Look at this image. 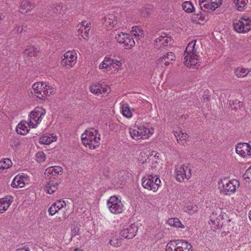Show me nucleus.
Returning a JSON list of instances; mask_svg holds the SVG:
<instances>
[{
	"mask_svg": "<svg viewBox=\"0 0 251 251\" xmlns=\"http://www.w3.org/2000/svg\"><path fill=\"white\" fill-rule=\"evenodd\" d=\"M197 41L194 40L188 43L184 52V64L190 68H196L199 65V59L196 45Z\"/></svg>",
	"mask_w": 251,
	"mask_h": 251,
	"instance_id": "1",
	"label": "nucleus"
},
{
	"mask_svg": "<svg viewBox=\"0 0 251 251\" xmlns=\"http://www.w3.org/2000/svg\"><path fill=\"white\" fill-rule=\"evenodd\" d=\"M81 140L85 146H88L89 148L94 149L98 147L100 145V135L99 131L94 128L86 130L82 134Z\"/></svg>",
	"mask_w": 251,
	"mask_h": 251,
	"instance_id": "2",
	"label": "nucleus"
},
{
	"mask_svg": "<svg viewBox=\"0 0 251 251\" xmlns=\"http://www.w3.org/2000/svg\"><path fill=\"white\" fill-rule=\"evenodd\" d=\"M33 92L37 98L45 100L48 96L53 95L55 92V89L49 85L46 82H37L32 85Z\"/></svg>",
	"mask_w": 251,
	"mask_h": 251,
	"instance_id": "3",
	"label": "nucleus"
},
{
	"mask_svg": "<svg viewBox=\"0 0 251 251\" xmlns=\"http://www.w3.org/2000/svg\"><path fill=\"white\" fill-rule=\"evenodd\" d=\"M239 187V182L237 179L228 180L224 178L218 182V188L221 193L230 195L235 193L236 189Z\"/></svg>",
	"mask_w": 251,
	"mask_h": 251,
	"instance_id": "4",
	"label": "nucleus"
},
{
	"mask_svg": "<svg viewBox=\"0 0 251 251\" xmlns=\"http://www.w3.org/2000/svg\"><path fill=\"white\" fill-rule=\"evenodd\" d=\"M161 180L156 175H148L142 178V185L145 188L156 192L160 186Z\"/></svg>",
	"mask_w": 251,
	"mask_h": 251,
	"instance_id": "5",
	"label": "nucleus"
},
{
	"mask_svg": "<svg viewBox=\"0 0 251 251\" xmlns=\"http://www.w3.org/2000/svg\"><path fill=\"white\" fill-rule=\"evenodd\" d=\"M233 26L235 31L239 33H246L251 30V18L242 16L238 20H235Z\"/></svg>",
	"mask_w": 251,
	"mask_h": 251,
	"instance_id": "6",
	"label": "nucleus"
},
{
	"mask_svg": "<svg viewBox=\"0 0 251 251\" xmlns=\"http://www.w3.org/2000/svg\"><path fill=\"white\" fill-rule=\"evenodd\" d=\"M166 251H193L192 247L187 242L183 240H174L169 242L166 247Z\"/></svg>",
	"mask_w": 251,
	"mask_h": 251,
	"instance_id": "7",
	"label": "nucleus"
},
{
	"mask_svg": "<svg viewBox=\"0 0 251 251\" xmlns=\"http://www.w3.org/2000/svg\"><path fill=\"white\" fill-rule=\"evenodd\" d=\"M46 114L45 110L41 107L35 108L29 114L28 125L29 126H32V128H35L41 122L43 117Z\"/></svg>",
	"mask_w": 251,
	"mask_h": 251,
	"instance_id": "8",
	"label": "nucleus"
},
{
	"mask_svg": "<svg viewBox=\"0 0 251 251\" xmlns=\"http://www.w3.org/2000/svg\"><path fill=\"white\" fill-rule=\"evenodd\" d=\"M176 179L179 182L187 181L191 176V169L189 166L177 165L175 169Z\"/></svg>",
	"mask_w": 251,
	"mask_h": 251,
	"instance_id": "9",
	"label": "nucleus"
},
{
	"mask_svg": "<svg viewBox=\"0 0 251 251\" xmlns=\"http://www.w3.org/2000/svg\"><path fill=\"white\" fill-rule=\"evenodd\" d=\"M107 207L111 213L118 214L122 213L124 206L121 200L117 197L111 196L107 202Z\"/></svg>",
	"mask_w": 251,
	"mask_h": 251,
	"instance_id": "10",
	"label": "nucleus"
},
{
	"mask_svg": "<svg viewBox=\"0 0 251 251\" xmlns=\"http://www.w3.org/2000/svg\"><path fill=\"white\" fill-rule=\"evenodd\" d=\"M115 39L121 44H123V47L127 50L131 49L135 45V42L131 36L127 33L120 32L115 34Z\"/></svg>",
	"mask_w": 251,
	"mask_h": 251,
	"instance_id": "11",
	"label": "nucleus"
},
{
	"mask_svg": "<svg viewBox=\"0 0 251 251\" xmlns=\"http://www.w3.org/2000/svg\"><path fill=\"white\" fill-rule=\"evenodd\" d=\"M138 231L137 226L135 224L126 223L120 231L121 235L125 239H132Z\"/></svg>",
	"mask_w": 251,
	"mask_h": 251,
	"instance_id": "12",
	"label": "nucleus"
},
{
	"mask_svg": "<svg viewBox=\"0 0 251 251\" xmlns=\"http://www.w3.org/2000/svg\"><path fill=\"white\" fill-rule=\"evenodd\" d=\"M90 91L93 94L99 96H107L111 91L110 88L105 84L93 83L89 86Z\"/></svg>",
	"mask_w": 251,
	"mask_h": 251,
	"instance_id": "13",
	"label": "nucleus"
},
{
	"mask_svg": "<svg viewBox=\"0 0 251 251\" xmlns=\"http://www.w3.org/2000/svg\"><path fill=\"white\" fill-rule=\"evenodd\" d=\"M222 4V0H199V5L201 10L211 12L214 11Z\"/></svg>",
	"mask_w": 251,
	"mask_h": 251,
	"instance_id": "14",
	"label": "nucleus"
},
{
	"mask_svg": "<svg viewBox=\"0 0 251 251\" xmlns=\"http://www.w3.org/2000/svg\"><path fill=\"white\" fill-rule=\"evenodd\" d=\"M77 55L75 51H68L62 57L61 64L68 68L72 67L76 63Z\"/></svg>",
	"mask_w": 251,
	"mask_h": 251,
	"instance_id": "15",
	"label": "nucleus"
},
{
	"mask_svg": "<svg viewBox=\"0 0 251 251\" xmlns=\"http://www.w3.org/2000/svg\"><path fill=\"white\" fill-rule=\"evenodd\" d=\"M29 179L27 175L24 173L17 175L13 179L11 186L13 188H23L29 183Z\"/></svg>",
	"mask_w": 251,
	"mask_h": 251,
	"instance_id": "16",
	"label": "nucleus"
},
{
	"mask_svg": "<svg viewBox=\"0 0 251 251\" xmlns=\"http://www.w3.org/2000/svg\"><path fill=\"white\" fill-rule=\"evenodd\" d=\"M142 139H147L154 132V129L148 123H142L138 126Z\"/></svg>",
	"mask_w": 251,
	"mask_h": 251,
	"instance_id": "17",
	"label": "nucleus"
},
{
	"mask_svg": "<svg viewBox=\"0 0 251 251\" xmlns=\"http://www.w3.org/2000/svg\"><path fill=\"white\" fill-rule=\"evenodd\" d=\"M236 152L242 157L251 155V146L248 143H240L236 147Z\"/></svg>",
	"mask_w": 251,
	"mask_h": 251,
	"instance_id": "18",
	"label": "nucleus"
},
{
	"mask_svg": "<svg viewBox=\"0 0 251 251\" xmlns=\"http://www.w3.org/2000/svg\"><path fill=\"white\" fill-rule=\"evenodd\" d=\"M157 155V153L154 151L151 152V153L148 156L145 153L141 152L140 156L141 157H144L145 158L147 157V158H145V159L144 160L139 158V160L143 164L145 163L149 164L152 163L153 165L154 163L156 164L158 163L159 158L158 155Z\"/></svg>",
	"mask_w": 251,
	"mask_h": 251,
	"instance_id": "19",
	"label": "nucleus"
},
{
	"mask_svg": "<svg viewBox=\"0 0 251 251\" xmlns=\"http://www.w3.org/2000/svg\"><path fill=\"white\" fill-rule=\"evenodd\" d=\"M78 32L81 34V36L84 39H86L88 36L89 31L90 30V23L86 21H83L77 26Z\"/></svg>",
	"mask_w": 251,
	"mask_h": 251,
	"instance_id": "20",
	"label": "nucleus"
},
{
	"mask_svg": "<svg viewBox=\"0 0 251 251\" xmlns=\"http://www.w3.org/2000/svg\"><path fill=\"white\" fill-rule=\"evenodd\" d=\"M155 46L158 48H161L167 47L168 45H171L172 43L171 38L167 36L166 34L160 36L155 40Z\"/></svg>",
	"mask_w": 251,
	"mask_h": 251,
	"instance_id": "21",
	"label": "nucleus"
},
{
	"mask_svg": "<svg viewBox=\"0 0 251 251\" xmlns=\"http://www.w3.org/2000/svg\"><path fill=\"white\" fill-rule=\"evenodd\" d=\"M13 201V197L7 195L0 199V213H3L6 211Z\"/></svg>",
	"mask_w": 251,
	"mask_h": 251,
	"instance_id": "22",
	"label": "nucleus"
},
{
	"mask_svg": "<svg viewBox=\"0 0 251 251\" xmlns=\"http://www.w3.org/2000/svg\"><path fill=\"white\" fill-rule=\"evenodd\" d=\"M66 206V202L64 201L58 200L54 202L49 208V215L53 216L59 210Z\"/></svg>",
	"mask_w": 251,
	"mask_h": 251,
	"instance_id": "23",
	"label": "nucleus"
},
{
	"mask_svg": "<svg viewBox=\"0 0 251 251\" xmlns=\"http://www.w3.org/2000/svg\"><path fill=\"white\" fill-rule=\"evenodd\" d=\"M175 58L176 56L174 53L172 52H169L162 57L159 58L157 61V63L160 65L164 63L165 65L168 66L171 63L172 61L175 59Z\"/></svg>",
	"mask_w": 251,
	"mask_h": 251,
	"instance_id": "24",
	"label": "nucleus"
},
{
	"mask_svg": "<svg viewBox=\"0 0 251 251\" xmlns=\"http://www.w3.org/2000/svg\"><path fill=\"white\" fill-rule=\"evenodd\" d=\"M27 123L26 121H22L19 123L16 127L17 133L24 135L26 134L29 130V128L32 127L29 126Z\"/></svg>",
	"mask_w": 251,
	"mask_h": 251,
	"instance_id": "25",
	"label": "nucleus"
},
{
	"mask_svg": "<svg viewBox=\"0 0 251 251\" xmlns=\"http://www.w3.org/2000/svg\"><path fill=\"white\" fill-rule=\"evenodd\" d=\"M34 6V4L31 1L24 0L20 4L19 10L22 13H25L31 10Z\"/></svg>",
	"mask_w": 251,
	"mask_h": 251,
	"instance_id": "26",
	"label": "nucleus"
},
{
	"mask_svg": "<svg viewBox=\"0 0 251 251\" xmlns=\"http://www.w3.org/2000/svg\"><path fill=\"white\" fill-rule=\"evenodd\" d=\"M57 136L54 134H46L40 138V143L42 144L49 145L56 141Z\"/></svg>",
	"mask_w": 251,
	"mask_h": 251,
	"instance_id": "27",
	"label": "nucleus"
},
{
	"mask_svg": "<svg viewBox=\"0 0 251 251\" xmlns=\"http://www.w3.org/2000/svg\"><path fill=\"white\" fill-rule=\"evenodd\" d=\"M103 23L108 28H112L117 24L116 17L112 14H109L103 18Z\"/></svg>",
	"mask_w": 251,
	"mask_h": 251,
	"instance_id": "28",
	"label": "nucleus"
},
{
	"mask_svg": "<svg viewBox=\"0 0 251 251\" xmlns=\"http://www.w3.org/2000/svg\"><path fill=\"white\" fill-rule=\"evenodd\" d=\"M109 243L114 247H120L122 244V239L118 235L113 233L110 235Z\"/></svg>",
	"mask_w": 251,
	"mask_h": 251,
	"instance_id": "29",
	"label": "nucleus"
},
{
	"mask_svg": "<svg viewBox=\"0 0 251 251\" xmlns=\"http://www.w3.org/2000/svg\"><path fill=\"white\" fill-rule=\"evenodd\" d=\"M58 183L53 181H49L47 182L44 188V191L48 194L53 193L57 189Z\"/></svg>",
	"mask_w": 251,
	"mask_h": 251,
	"instance_id": "30",
	"label": "nucleus"
},
{
	"mask_svg": "<svg viewBox=\"0 0 251 251\" xmlns=\"http://www.w3.org/2000/svg\"><path fill=\"white\" fill-rule=\"evenodd\" d=\"M50 15L54 17V20H60L63 15L62 6L59 4H56L54 7L53 11L52 13L50 14Z\"/></svg>",
	"mask_w": 251,
	"mask_h": 251,
	"instance_id": "31",
	"label": "nucleus"
},
{
	"mask_svg": "<svg viewBox=\"0 0 251 251\" xmlns=\"http://www.w3.org/2000/svg\"><path fill=\"white\" fill-rule=\"evenodd\" d=\"M174 132L178 143L183 144L186 142L188 138V135L186 133H184L180 130L175 131Z\"/></svg>",
	"mask_w": 251,
	"mask_h": 251,
	"instance_id": "32",
	"label": "nucleus"
},
{
	"mask_svg": "<svg viewBox=\"0 0 251 251\" xmlns=\"http://www.w3.org/2000/svg\"><path fill=\"white\" fill-rule=\"evenodd\" d=\"M131 34L137 39H140L144 36V32L142 28L138 26H133L131 30Z\"/></svg>",
	"mask_w": 251,
	"mask_h": 251,
	"instance_id": "33",
	"label": "nucleus"
},
{
	"mask_svg": "<svg viewBox=\"0 0 251 251\" xmlns=\"http://www.w3.org/2000/svg\"><path fill=\"white\" fill-rule=\"evenodd\" d=\"M129 133L131 137L135 140L142 139L140 131L138 129V126H135L134 128H129Z\"/></svg>",
	"mask_w": 251,
	"mask_h": 251,
	"instance_id": "34",
	"label": "nucleus"
},
{
	"mask_svg": "<svg viewBox=\"0 0 251 251\" xmlns=\"http://www.w3.org/2000/svg\"><path fill=\"white\" fill-rule=\"evenodd\" d=\"M12 162L9 158H4L0 161V172L12 166Z\"/></svg>",
	"mask_w": 251,
	"mask_h": 251,
	"instance_id": "35",
	"label": "nucleus"
},
{
	"mask_svg": "<svg viewBox=\"0 0 251 251\" xmlns=\"http://www.w3.org/2000/svg\"><path fill=\"white\" fill-rule=\"evenodd\" d=\"M248 0H234V3L237 10L242 11L246 7Z\"/></svg>",
	"mask_w": 251,
	"mask_h": 251,
	"instance_id": "36",
	"label": "nucleus"
},
{
	"mask_svg": "<svg viewBox=\"0 0 251 251\" xmlns=\"http://www.w3.org/2000/svg\"><path fill=\"white\" fill-rule=\"evenodd\" d=\"M62 171V168L60 166H52L48 168L46 170V173L50 174L52 176L58 175Z\"/></svg>",
	"mask_w": 251,
	"mask_h": 251,
	"instance_id": "37",
	"label": "nucleus"
},
{
	"mask_svg": "<svg viewBox=\"0 0 251 251\" xmlns=\"http://www.w3.org/2000/svg\"><path fill=\"white\" fill-rule=\"evenodd\" d=\"M182 8L184 11L188 13H192L195 10L192 3L189 1H186L183 2L182 4Z\"/></svg>",
	"mask_w": 251,
	"mask_h": 251,
	"instance_id": "38",
	"label": "nucleus"
},
{
	"mask_svg": "<svg viewBox=\"0 0 251 251\" xmlns=\"http://www.w3.org/2000/svg\"><path fill=\"white\" fill-rule=\"evenodd\" d=\"M38 51V49L36 47L29 46L25 49V53L29 56L32 57L35 56Z\"/></svg>",
	"mask_w": 251,
	"mask_h": 251,
	"instance_id": "39",
	"label": "nucleus"
},
{
	"mask_svg": "<svg viewBox=\"0 0 251 251\" xmlns=\"http://www.w3.org/2000/svg\"><path fill=\"white\" fill-rule=\"evenodd\" d=\"M122 112L124 116L130 118L132 117V112L127 104H123L122 108Z\"/></svg>",
	"mask_w": 251,
	"mask_h": 251,
	"instance_id": "40",
	"label": "nucleus"
},
{
	"mask_svg": "<svg viewBox=\"0 0 251 251\" xmlns=\"http://www.w3.org/2000/svg\"><path fill=\"white\" fill-rule=\"evenodd\" d=\"M169 224L176 227L184 228V226L181 224L180 221L177 218H171L168 220Z\"/></svg>",
	"mask_w": 251,
	"mask_h": 251,
	"instance_id": "41",
	"label": "nucleus"
},
{
	"mask_svg": "<svg viewBox=\"0 0 251 251\" xmlns=\"http://www.w3.org/2000/svg\"><path fill=\"white\" fill-rule=\"evenodd\" d=\"M110 57L108 56L105 57L104 60L100 64L99 66V68L100 70L102 69H106L109 67H110Z\"/></svg>",
	"mask_w": 251,
	"mask_h": 251,
	"instance_id": "42",
	"label": "nucleus"
},
{
	"mask_svg": "<svg viewBox=\"0 0 251 251\" xmlns=\"http://www.w3.org/2000/svg\"><path fill=\"white\" fill-rule=\"evenodd\" d=\"M110 66H112L113 68L116 69H121L122 63L118 60L112 59L110 57Z\"/></svg>",
	"mask_w": 251,
	"mask_h": 251,
	"instance_id": "43",
	"label": "nucleus"
},
{
	"mask_svg": "<svg viewBox=\"0 0 251 251\" xmlns=\"http://www.w3.org/2000/svg\"><path fill=\"white\" fill-rule=\"evenodd\" d=\"M185 211L189 214L192 215L198 211V207L196 205H189L186 207Z\"/></svg>",
	"mask_w": 251,
	"mask_h": 251,
	"instance_id": "44",
	"label": "nucleus"
},
{
	"mask_svg": "<svg viewBox=\"0 0 251 251\" xmlns=\"http://www.w3.org/2000/svg\"><path fill=\"white\" fill-rule=\"evenodd\" d=\"M36 158L37 161L39 163L43 162L46 159L45 154L42 151L38 152L36 154Z\"/></svg>",
	"mask_w": 251,
	"mask_h": 251,
	"instance_id": "45",
	"label": "nucleus"
},
{
	"mask_svg": "<svg viewBox=\"0 0 251 251\" xmlns=\"http://www.w3.org/2000/svg\"><path fill=\"white\" fill-rule=\"evenodd\" d=\"M244 178L247 181H250L251 180V166L244 174Z\"/></svg>",
	"mask_w": 251,
	"mask_h": 251,
	"instance_id": "46",
	"label": "nucleus"
},
{
	"mask_svg": "<svg viewBox=\"0 0 251 251\" xmlns=\"http://www.w3.org/2000/svg\"><path fill=\"white\" fill-rule=\"evenodd\" d=\"M151 13V10L147 7H143L141 10V15L143 17H146Z\"/></svg>",
	"mask_w": 251,
	"mask_h": 251,
	"instance_id": "47",
	"label": "nucleus"
},
{
	"mask_svg": "<svg viewBox=\"0 0 251 251\" xmlns=\"http://www.w3.org/2000/svg\"><path fill=\"white\" fill-rule=\"evenodd\" d=\"M23 27L20 25H16L14 29H13V32L14 33L21 32L23 31Z\"/></svg>",
	"mask_w": 251,
	"mask_h": 251,
	"instance_id": "48",
	"label": "nucleus"
},
{
	"mask_svg": "<svg viewBox=\"0 0 251 251\" xmlns=\"http://www.w3.org/2000/svg\"><path fill=\"white\" fill-rule=\"evenodd\" d=\"M16 251H30L29 248H23L21 249H18Z\"/></svg>",
	"mask_w": 251,
	"mask_h": 251,
	"instance_id": "49",
	"label": "nucleus"
},
{
	"mask_svg": "<svg viewBox=\"0 0 251 251\" xmlns=\"http://www.w3.org/2000/svg\"><path fill=\"white\" fill-rule=\"evenodd\" d=\"M233 104H239V106H240L241 105H242V102L238 100H236L234 102L232 103Z\"/></svg>",
	"mask_w": 251,
	"mask_h": 251,
	"instance_id": "50",
	"label": "nucleus"
},
{
	"mask_svg": "<svg viewBox=\"0 0 251 251\" xmlns=\"http://www.w3.org/2000/svg\"><path fill=\"white\" fill-rule=\"evenodd\" d=\"M209 100V98L208 97H205L203 98V102H207Z\"/></svg>",
	"mask_w": 251,
	"mask_h": 251,
	"instance_id": "51",
	"label": "nucleus"
},
{
	"mask_svg": "<svg viewBox=\"0 0 251 251\" xmlns=\"http://www.w3.org/2000/svg\"><path fill=\"white\" fill-rule=\"evenodd\" d=\"M74 251H83L81 249H79L78 248H75L74 249Z\"/></svg>",
	"mask_w": 251,
	"mask_h": 251,
	"instance_id": "52",
	"label": "nucleus"
},
{
	"mask_svg": "<svg viewBox=\"0 0 251 251\" xmlns=\"http://www.w3.org/2000/svg\"><path fill=\"white\" fill-rule=\"evenodd\" d=\"M249 217L250 218V219L251 220V210L250 211L249 213Z\"/></svg>",
	"mask_w": 251,
	"mask_h": 251,
	"instance_id": "53",
	"label": "nucleus"
},
{
	"mask_svg": "<svg viewBox=\"0 0 251 251\" xmlns=\"http://www.w3.org/2000/svg\"><path fill=\"white\" fill-rule=\"evenodd\" d=\"M2 15L1 13H0V20L2 19Z\"/></svg>",
	"mask_w": 251,
	"mask_h": 251,
	"instance_id": "54",
	"label": "nucleus"
},
{
	"mask_svg": "<svg viewBox=\"0 0 251 251\" xmlns=\"http://www.w3.org/2000/svg\"><path fill=\"white\" fill-rule=\"evenodd\" d=\"M151 167H155V165H154V166L152 165V166H151Z\"/></svg>",
	"mask_w": 251,
	"mask_h": 251,
	"instance_id": "55",
	"label": "nucleus"
}]
</instances>
